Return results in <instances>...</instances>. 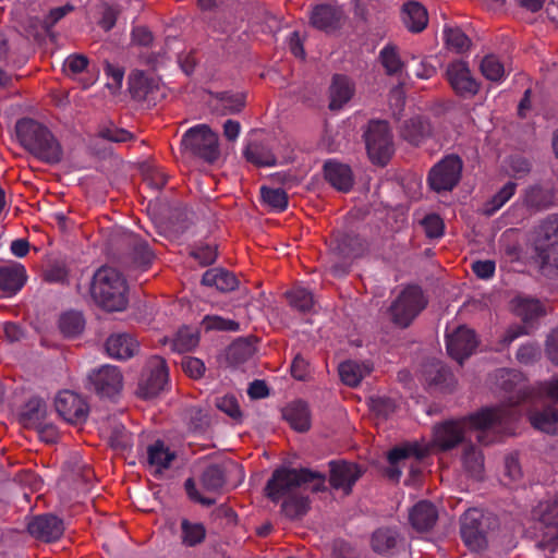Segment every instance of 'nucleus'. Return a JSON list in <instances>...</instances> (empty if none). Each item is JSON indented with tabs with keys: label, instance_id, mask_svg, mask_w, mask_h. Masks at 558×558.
Returning <instances> with one entry per match:
<instances>
[{
	"label": "nucleus",
	"instance_id": "obj_17",
	"mask_svg": "<svg viewBox=\"0 0 558 558\" xmlns=\"http://www.w3.org/2000/svg\"><path fill=\"white\" fill-rule=\"evenodd\" d=\"M28 532L34 537L44 542H53L61 537L64 524L53 514H44L34 518L27 525Z\"/></svg>",
	"mask_w": 558,
	"mask_h": 558
},
{
	"label": "nucleus",
	"instance_id": "obj_34",
	"mask_svg": "<svg viewBox=\"0 0 558 558\" xmlns=\"http://www.w3.org/2000/svg\"><path fill=\"white\" fill-rule=\"evenodd\" d=\"M530 421L541 432L558 434V411L554 408L548 407L543 411L531 412Z\"/></svg>",
	"mask_w": 558,
	"mask_h": 558
},
{
	"label": "nucleus",
	"instance_id": "obj_42",
	"mask_svg": "<svg viewBox=\"0 0 558 558\" xmlns=\"http://www.w3.org/2000/svg\"><path fill=\"white\" fill-rule=\"evenodd\" d=\"M85 327V320L80 312L70 311L61 315L59 328L65 337L80 335Z\"/></svg>",
	"mask_w": 558,
	"mask_h": 558
},
{
	"label": "nucleus",
	"instance_id": "obj_59",
	"mask_svg": "<svg viewBox=\"0 0 558 558\" xmlns=\"http://www.w3.org/2000/svg\"><path fill=\"white\" fill-rule=\"evenodd\" d=\"M217 408L228 414L230 417L238 420L241 417L239 403L233 396H223L217 399Z\"/></svg>",
	"mask_w": 558,
	"mask_h": 558
},
{
	"label": "nucleus",
	"instance_id": "obj_58",
	"mask_svg": "<svg viewBox=\"0 0 558 558\" xmlns=\"http://www.w3.org/2000/svg\"><path fill=\"white\" fill-rule=\"evenodd\" d=\"M505 477L508 478L507 484H514L522 477V470L515 456L510 454L505 459Z\"/></svg>",
	"mask_w": 558,
	"mask_h": 558
},
{
	"label": "nucleus",
	"instance_id": "obj_38",
	"mask_svg": "<svg viewBox=\"0 0 558 558\" xmlns=\"http://www.w3.org/2000/svg\"><path fill=\"white\" fill-rule=\"evenodd\" d=\"M523 201L529 207L546 208L553 203V192L549 187L533 185L526 189Z\"/></svg>",
	"mask_w": 558,
	"mask_h": 558
},
{
	"label": "nucleus",
	"instance_id": "obj_1",
	"mask_svg": "<svg viewBox=\"0 0 558 558\" xmlns=\"http://www.w3.org/2000/svg\"><path fill=\"white\" fill-rule=\"evenodd\" d=\"M500 386L509 392L508 402L500 407L486 408L461 421L446 422L435 428L434 439L442 449H450L460 441L475 437L483 445L497 439L498 434L510 433L509 424L517 420L515 405L525 398L526 385L521 373L510 369L499 372Z\"/></svg>",
	"mask_w": 558,
	"mask_h": 558
},
{
	"label": "nucleus",
	"instance_id": "obj_44",
	"mask_svg": "<svg viewBox=\"0 0 558 558\" xmlns=\"http://www.w3.org/2000/svg\"><path fill=\"white\" fill-rule=\"evenodd\" d=\"M379 59L389 75L398 74L402 71V62L396 46L388 44L379 52Z\"/></svg>",
	"mask_w": 558,
	"mask_h": 558
},
{
	"label": "nucleus",
	"instance_id": "obj_12",
	"mask_svg": "<svg viewBox=\"0 0 558 558\" xmlns=\"http://www.w3.org/2000/svg\"><path fill=\"white\" fill-rule=\"evenodd\" d=\"M88 381L98 395L112 398L122 389L123 376L119 367L104 365L89 373Z\"/></svg>",
	"mask_w": 558,
	"mask_h": 558
},
{
	"label": "nucleus",
	"instance_id": "obj_4",
	"mask_svg": "<svg viewBox=\"0 0 558 558\" xmlns=\"http://www.w3.org/2000/svg\"><path fill=\"white\" fill-rule=\"evenodd\" d=\"M90 294L99 306L109 312H121L128 305L126 281L111 267H101L95 272Z\"/></svg>",
	"mask_w": 558,
	"mask_h": 558
},
{
	"label": "nucleus",
	"instance_id": "obj_46",
	"mask_svg": "<svg viewBox=\"0 0 558 558\" xmlns=\"http://www.w3.org/2000/svg\"><path fill=\"white\" fill-rule=\"evenodd\" d=\"M308 505V498L302 494L296 493L284 497V501L282 504V511L287 517L295 519L306 513Z\"/></svg>",
	"mask_w": 558,
	"mask_h": 558
},
{
	"label": "nucleus",
	"instance_id": "obj_2",
	"mask_svg": "<svg viewBox=\"0 0 558 558\" xmlns=\"http://www.w3.org/2000/svg\"><path fill=\"white\" fill-rule=\"evenodd\" d=\"M326 477L308 469H277L266 485V495L272 501L296 494L299 490L320 492L325 489Z\"/></svg>",
	"mask_w": 558,
	"mask_h": 558
},
{
	"label": "nucleus",
	"instance_id": "obj_51",
	"mask_svg": "<svg viewBox=\"0 0 558 558\" xmlns=\"http://www.w3.org/2000/svg\"><path fill=\"white\" fill-rule=\"evenodd\" d=\"M398 541V533L392 529H378L372 538L373 549L377 553H386L393 548Z\"/></svg>",
	"mask_w": 558,
	"mask_h": 558
},
{
	"label": "nucleus",
	"instance_id": "obj_32",
	"mask_svg": "<svg viewBox=\"0 0 558 558\" xmlns=\"http://www.w3.org/2000/svg\"><path fill=\"white\" fill-rule=\"evenodd\" d=\"M175 454L165 446L162 441H156L147 449V461L150 468L156 472L168 469L173 461Z\"/></svg>",
	"mask_w": 558,
	"mask_h": 558
},
{
	"label": "nucleus",
	"instance_id": "obj_40",
	"mask_svg": "<svg viewBox=\"0 0 558 558\" xmlns=\"http://www.w3.org/2000/svg\"><path fill=\"white\" fill-rule=\"evenodd\" d=\"M462 462L465 470L474 477L480 478L484 470V458L482 452L471 444L463 448Z\"/></svg>",
	"mask_w": 558,
	"mask_h": 558
},
{
	"label": "nucleus",
	"instance_id": "obj_62",
	"mask_svg": "<svg viewBox=\"0 0 558 558\" xmlns=\"http://www.w3.org/2000/svg\"><path fill=\"white\" fill-rule=\"evenodd\" d=\"M39 438L48 444L56 442L59 438V433L52 424L46 423L45 421L34 427Z\"/></svg>",
	"mask_w": 558,
	"mask_h": 558
},
{
	"label": "nucleus",
	"instance_id": "obj_27",
	"mask_svg": "<svg viewBox=\"0 0 558 558\" xmlns=\"http://www.w3.org/2000/svg\"><path fill=\"white\" fill-rule=\"evenodd\" d=\"M330 104L331 110L340 109L347 104L354 94V87L351 81L343 75H335L330 85Z\"/></svg>",
	"mask_w": 558,
	"mask_h": 558
},
{
	"label": "nucleus",
	"instance_id": "obj_24",
	"mask_svg": "<svg viewBox=\"0 0 558 558\" xmlns=\"http://www.w3.org/2000/svg\"><path fill=\"white\" fill-rule=\"evenodd\" d=\"M409 519L413 529L417 532H425L435 525L438 512L433 504L420 501L410 511Z\"/></svg>",
	"mask_w": 558,
	"mask_h": 558
},
{
	"label": "nucleus",
	"instance_id": "obj_47",
	"mask_svg": "<svg viewBox=\"0 0 558 558\" xmlns=\"http://www.w3.org/2000/svg\"><path fill=\"white\" fill-rule=\"evenodd\" d=\"M260 196L263 203L271 210L282 211L288 206V196L282 189L263 186L260 189Z\"/></svg>",
	"mask_w": 558,
	"mask_h": 558
},
{
	"label": "nucleus",
	"instance_id": "obj_41",
	"mask_svg": "<svg viewBox=\"0 0 558 558\" xmlns=\"http://www.w3.org/2000/svg\"><path fill=\"white\" fill-rule=\"evenodd\" d=\"M533 517L546 526L558 529V498L539 502L533 510Z\"/></svg>",
	"mask_w": 558,
	"mask_h": 558
},
{
	"label": "nucleus",
	"instance_id": "obj_28",
	"mask_svg": "<svg viewBox=\"0 0 558 558\" xmlns=\"http://www.w3.org/2000/svg\"><path fill=\"white\" fill-rule=\"evenodd\" d=\"M202 283L216 288L220 292H230L238 287L239 281L233 274L226 269L211 268L203 275Z\"/></svg>",
	"mask_w": 558,
	"mask_h": 558
},
{
	"label": "nucleus",
	"instance_id": "obj_50",
	"mask_svg": "<svg viewBox=\"0 0 558 558\" xmlns=\"http://www.w3.org/2000/svg\"><path fill=\"white\" fill-rule=\"evenodd\" d=\"M290 305L300 312H310L314 307L313 294L303 287H295L287 293Z\"/></svg>",
	"mask_w": 558,
	"mask_h": 558
},
{
	"label": "nucleus",
	"instance_id": "obj_35",
	"mask_svg": "<svg viewBox=\"0 0 558 558\" xmlns=\"http://www.w3.org/2000/svg\"><path fill=\"white\" fill-rule=\"evenodd\" d=\"M130 89L136 98H147L158 88V81L148 77L142 71H133L129 77Z\"/></svg>",
	"mask_w": 558,
	"mask_h": 558
},
{
	"label": "nucleus",
	"instance_id": "obj_57",
	"mask_svg": "<svg viewBox=\"0 0 558 558\" xmlns=\"http://www.w3.org/2000/svg\"><path fill=\"white\" fill-rule=\"evenodd\" d=\"M422 225L428 238H440L444 234V222L438 215H427Z\"/></svg>",
	"mask_w": 558,
	"mask_h": 558
},
{
	"label": "nucleus",
	"instance_id": "obj_18",
	"mask_svg": "<svg viewBox=\"0 0 558 558\" xmlns=\"http://www.w3.org/2000/svg\"><path fill=\"white\" fill-rule=\"evenodd\" d=\"M342 20V10L332 4H317L310 13L312 26L326 33L338 29L341 26Z\"/></svg>",
	"mask_w": 558,
	"mask_h": 558
},
{
	"label": "nucleus",
	"instance_id": "obj_29",
	"mask_svg": "<svg viewBox=\"0 0 558 558\" xmlns=\"http://www.w3.org/2000/svg\"><path fill=\"white\" fill-rule=\"evenodd\" d=\"M372 369L368 362L345 361L339 365V375L345 385L355 387Z\"/></svg>",
	"mask_w": 558,
	"mask_h": 558
},
{
	"label": "nucleus",
	"instance_id": "obj_54",
	"mask_svg": "<svg viewBox=\"0 0 558 558\" xmlns=\"http://www.w3.org/2000/svg\"><path fill=\"white\" fill-rule=\"evenodd\" d=\"M205 330L238 331L239 323L217 315H207L202 320Z\"/></svg>",
	"mask_w": 558,
	"mask_h": 558
},
{
	"label": "nucleus",
	"instance_id": "obj_20",
	"mask_svg": "<svg viewBox=\"0 0 558 558\" xmlns=\"http://www.w3.org/2000/svg\"><path fill=\"white\" fill-rule=\"evenodd\" d=\"M230 469H236L243 478V472L233 463L210 464L201 477L203 488L209 493L222 492L226 486V474Z\"/></svg>",
	"mask_w": 558,
	"mask_h": 558
},
{
	"label": "nucleus",
	"instance_id": "obj_19",
	"mask_svg": "<svg viewBox=\"0 0 558 558\" xmlns=\"http://www.w3.org/2000/svg\"><path fill=\"white\" fill-rule=\"evenodd\" d=\"M426 448L420 446L416 442H409L393 448L388 453V460L391 464L390 468L387 470L388 476L392 480H399L401 475L399 463L411 457H414L415 459H421L426 454Z\"/></svg>",
	"mask_w": 558,
	"mask_h": 558
},
{
	"label": "nucleus",
	"instance_id": "obj_7",
	"mask_svg": "<svg viewBox=\"0 0 558 558\" xmlns=\"http://www.w3.org/2000/svg\"><path fill=\"white\" fill-rule=\"evenodd\" d=\"M535 248L543 268H551L558 275V216L545 219L537 230Z\"/></svg>",
	"mask_w": 558,
	"mask_h": 558
},
{
	"label": "nucleus",
	"instance_id": "obj_22",
	"mask_svg": "<svg viewBox=\"0 0 558 558\" xmlns=\"http://www.w3.org/2000/svg\"><path fill=\"white\" fill-rule=\"evenodd\" d=\"M108 354L118 360H128L138 350V341L130 333L111 335L106 342Z\"/></svg>",
	"mask_w": 558,
	"mask_h": 558
},
{
	"label": "nucleus",
	"instance_id": "obj_55",
	"mask_svg": "<svg viewBox=\"0 0 558 558\" xmlns=\"http://www.w3.org/2000/svg\"><path fill=\"white\" fill-rule=\"evenodd\" d=\"M88 64V59L83 54H71L63 62V71L68 75L82 73Z\"/></svg>",
	"mask_w": 558,
	"mask_h": 558
},
{
	"label": "nucleus",
	"instance_id": "obj_5",
	"mask_svg": "<svg viewBox=\"0 0 558 558\" xmlns=\"http://www.w3.org/2000/svg\"><path fill=\"white\" fill-rule=\"evenodd\" d=\"M181 145L184 151L208 162H214L219 157L218 136L206 124L190 128L183 134Z\"/></svg>",
	"mask_w": 558,
	"mask_h": 558
},
{
	"label": "nucleus",
	"instance_id": "obj_15",
	"mask_svg": "<svg viewBox=\"0 0 558 558\" xmlns=\"http://www.w3.org/2000/svg\"><path fill=\"white\" fill-rule=\"evenodd\" d=\"M476 347L477 339L474 331L465 326H459L447 335V351L459 363L469 357Z\"/></svg>",
	"mask_w": 558,
	"mask_h": 558
},
{
	"label": "nucleus",
	"instance_id": "obj_53",
	"mask_svg": "<svg viewBox=\"0 0 558 558\" xmlns=\"http://www.w3.org/2000/svg\"><path fill=\"white\" fill-rule=\"evenodd\" d=\"M126 239H128L129 245L132 246L135 262L140 266L149 265L150 262L153 260L154 255H153L151 251L149 250L147 243L140 240L134 234H128Z\"/></svg>",
	"mask_w": 558,
	"mask_h": 558
},
{
	"label": "nucleus",
	"instance_id": "obj_23",
	"mask_svg": "<svg viewBox=\"0 0 558 558\" xmlns=\"http://www.w3.org/2000/svg\"><path fill=\"white\" fill-rule=\"evenodd\" d=\"M325 177L337 190L348 192L353 186V173L348 165L329 160L325 163Z\"/></svg>",
	"mask_w": 558,
	"mask_h": 558
},
{
	"label": "nucleus",
	"instance_id": "obj_64",
	"mask_svg": "<svg viewBox=\"0 0 558 558\" xmlns=\"http://www.w3.org/2000/svg\"><path fill=\"white\" fill-rule=\"evenodd\" d=\"M546 353L549 360L558 365V329H554L546 341Z\"/></svg>",
	"mask_w": 558,
	"mask_h": 558
},
{
	"label": "nucleus",
	"instance_id": "obj_26",
	"mask_svg": "<svg viewBox=\"0 0 558 558\" xmlns=\"http://www.w3.org/2000/svg\"><path fill=\"white\" fill-rule=\"evenodd\" d=\"M25 279V269L21 265L0 267V291L7 295H12L21 290Z\"/></svg>",
	"mask_w": 558,
	"mask_h": 558
},
{
	"label": "nucleus",
	"instance_id": "obj_13",
	"mask_svg": "<svg viewBox=\"0 0 558 558\" xmlns=\"http://www.w3.org/2000/svg\"><path fill=\"white\" fill-rule=\"evenodd\" d=\"M54 407L59 415L71 424L83 423L87 417L88 408L85 400L73 391L59 392Z\"/></svg>",
	"mask_w": 558,
	"mask_h": 558
},
{
	"label": "nucleus",
	"instance_id": "obj_10",
	"mask_svg": "<svg viewBox=\"0 0 558 558\" xmlns=\"http://www.w3.org/2000/svg\"><path fill=\"white\" fill-rule=\"evenodd\" d=\"M168 384V368L160 356L151 357L144 369L140 383L138 393L143 398H154L161 392Z\"/></svg>",
	"mask_w": 558,
	"mask_h": 558
},
{
	"label": "nucleus",
	"instance_id": "obj_37",
	"mask_svg": "<svg viewBox=\"0 0 558 558\" xmlns=\"http://www.w3.org/2000/svg\"><path fill=\"white\" fill-rule=\"evenodd\" d=\"M513 310L524 322L533 320L545 314L539 301L521 296L513 300Z\"/></svg>",
	"mask_w": 558,
	"mask_h": 558
},
{
	"label": "nucleus",
	"instance_id": "obj_8",
	"mask_svg": "<svg viewBox=\"0 0 558 558\" xmlns=\"http://www.w3.org/2000/svg\"><path fill=\"white\" fill-rule=\"evenodd\" d=\"M425 304L422 290L414 286L408 287L390 307L392 320L401 327H407L425 307Z\"/></svg>",
	"mask_w": 558,
	"mask_h": 558
},
{
	"label": "nucleus",
	"instance_id": "obj_6",
	"mask_svg": "<svg viewBox=\"0 0 558 558\" xmlns=\"http://www.w3.org/2000/svg\"><path fill=\"white\" fill-rule=\"evenodd\" d=\"M364 140L371 160L377 165H386L393 154V142L389 125L383 120H373L368 123Z\"/></svg>",
	"mask_w": 558,
	"mask_h": 558
},
{
	"label": "nucleus",
	"instance_id": "obj_49",
	"mask_svg": "<svg viewBox=\"0 0 558 558\" xmlns=\"http://www.w3.org/2000/svg\"><path fill=\"white\" fill-rule=\"evenodd\" d=\"M181 538L185 546H195L205 538L206 531L203 524L183 520L181 523Z\"/></svg>",
	"mask_w": 558,
	"mask_h": 558
},
{
	"label": "nucleus",
	"instance_id": "obj_14",
	"mask_svg": "<svg viewBox=\"0 0 558 558\" xmlns=\"http://www.w3.org/2000/svg\"><path fill=\"white\" fill-rule=\"evenodd\" d=\"M447 78L452 89L460 96H474L480 89L469 65L461 60L453 61L448 65Z\"/></svg>",
	"mask_w": 558,
	"mask_h": 558
},
{
	"label": "nucleus",
	"instance_id": "obj_21",
	"mask_svg": "<svg viewBox=\"0 0 558 558\" xmlns=\"http://www.w3.org/2000/svg\"><path fill=\"white\" fill-rule=\"evenodd\" d=\"M357 242L359 240L356 238L348 234L335 238L332 241V251L339 258H342L343 262L340 265L335 264L330 267L332 275L342 276L347 274L349 267L348 259L356 255L355 245Z\"/></svg>",
	"mask_w": 558,
	"mask_h": 558
},
{
	"label": "nucleus",
	"instance_id": "obj_61",
	"mask_svg": "<svg viewBox=\"0 0 558 558\" xmlns=\"http://www.w3.org/2000/svg\"><path fill=\"white\" fill-rule=\"evenodd\" d=\"M192 255L195 259H197L202 265H209L216 260L217 251L215 246L204 245L195 248L192 252Z\"/></svg>",
	"mask_w": 558,
	"mask_h": 558
},
{
	"label": "nucleus",
	"instance_id": "obj_9",
	"mask_svg": "<svg viewBox=\"0 0 558 558\" xmlns=\"http://www.w3.org/2000/svg\"><path fill=\"white\" fill-rule=\"evenodd\" d=\"M462 161L450 155L435 165L428 175L430 187L437 192L452 190L460 180Z\"/></svg>",
	"mask_w": 558,
	"mask_h": 558
},
{
	"label": "nucleus",
	"instance_id": "obj_39",
	"mask_svg": "<svg viewBox=\"0 0 558 558\" xmlns=\"http://www.w3.org/2000/svg\"><path fill=\"white\" fill-rule=\"evenodd\" d=\"M480 68L484 77L495 83H501L508 74L505 64L494 54L486 56Z\"/></svg>",
	"mask_w": 558,
	"mask_h": 558
},
{
	"label": "nucleus",
	"instance_id": "obj_16",
	"mask_svg": "<svg viewBox=\"0 0 558 558\" xmlns=\"http://www.w3.org/2000/svg\"><path fill=\"white\" fill-rule=\"evenodd\" d=\"M362 472L354 463L330 462L329 482L333 489L349 495L353 485L360 478Z\"/></svg>",
	"mask_w": 558,
	"mask_h": 558
},
{
	"label": "nucleus",
	"instance_id": "obj_31",
	"mask_svg": "<svg viewBox=\"0 0 558 558\" xmlns=\"http://www.w3.org/2000/svg\"><path fill=\"white\" fill-rule=\"evenodd\" d=\"M245 158L258 167H272L277 159L271 149L264 143L251 142L244 149Z\"/></svg>",
	"mask_w": 558,
	"mask_h": 558
},
{
	"label": "nucleus",
	"instance_id": "obj_43",
	"mask_svg": "<svg viewBox=\"0 0 558 558\" xmlns=\"http://www.w3.org/2000/svg\"><path fill=\"white\" fill-rule=\"evenodd\" d=\"M515 187L517 185L513 182L505 184L489 201L484 204V214L492 216L499 210L514 195Z\"/></svg>",
	"mask_w": 558,
	"mask_h": 558
},
{
	"label": "nucleus",
	"instance_id": "obj_45",
	"mask_svg": "<svg viewBox=\"0 0 558 558\" xmlns=\"http://www.w3.org/2000/svg\"><path fill=\"white\" fill-rule=\"evenodd\" d=\"M46 418V404L39 399H31L22 414L24 425L35 427Z\"/></svg>",
	"mask_w": 558,
	"mask_h": 558
},
{
	"label": "nucleus",
	"instance_id": "obj_52",
	"mask_svg": "<svg viewBox=\"0 0 558 558\" xmlns=\"http://www.w3.org/2000/svg\"><path fill=\"white\" fill-rule=\"evenodd\" d=\"M444 35L447 46L456 52H464L471 46L470 38L458 27H445Z\"/></svg>",
	"mask_w": 558,
	"mask_h": 558
},
{
	"label": "nucleus",
	"instance_id": "obj_30",
	"mask_svg": "<svg viewBox=\"0 0 558 558\" xmlns=\"http://www.w3.org/2000/svg\"><path fill=\"white\" fill-rule=\"evenodd\" d=\"M284 418L291 427L298 432H305L311 426V415L307 404L302 401H295L289 404L283 412Z\"/></svg>",
	"mask_w": 558,
	"mask_h": 558
},
{
	"label": "nucleus",
	"instance_id": "obj_56",
	"mask_svg": "<svg viewBox=\"0 0 558 558\" xmlns=\"http://www.w3.org/2000/svg\"><path fill=\"white\" fill-rule=\"evenodd\" d=\"M182 369L192 378H201L205 373V364L202 360L193 356L181 359Z\"/></svg>",
	"mask_w": 558,
	"mask_h": 558
},
{
	"label": "nucleus",
	"instance_id": "obj_48",
	"mask_svg": "<svg viewBox=\"0 0 558 558\" xmlns=\"http://www.w3.org/2000/svg\"><path fill=\"white\" fill-rule=\"evenodd\" d=\"M172 351L186 352L193 350L198 344V336L189 327L181 328L175 338L170 341Z\"/></svg>",
	"mask_w": 558,
	"mask_h": 558
},
{
	"label": "nucleus",
	"instance_id": "obj_63",
	"mask_svg": "<svg viewBox=\"0 0 558 558\" xmlns=\"http://www.w3.org/2000/svg\"><path fill=\"white\" fill-rule=\"evenodd\" d=\"M474 274L481 279H488L494 276L496 266L493 260H477L472 265Z\"/></svg>",
	"mask_w": 558,
	"mask_h": 558
},
{
	"label": "nucleus",
	"instance_id": "obj_3",
	"mask_svg": "<svg viewBox=\"0 0 558 558\" xmlns=\"http://www.w3.org/2000/svg\"><path fill=\"white\" fill-rule=\"evenodd\" d=\"M16 136L20 143L33 155L48 163L59 162L62 149L51 132L41 123L24 118L16 122Z\"/></svg>",
	"mask_w": 558,
	"mask_h": 558
},
{
	"label": "nucleus",
	"instance_id": "obj_11",
	"mask_svg": "<svg viewBox=\"0 0 558 558\" xmlns=\"http://www.w3.org/2000/svg\"><path fill=\"white\" fill-rule=\"evenodd\" d=\"M487 518L478 509H469L461 518V536L465 544L474 550L486 545L485 532Z\"/></svg>",
	"mask_w": 558,
	"mask_h": 558
},
{
	"label": "nucleus",
	"instance_id": "obj_36",
	"mask_svg": "<svg viewBox=\"0 0 558 558\" xmlns=\"http://www.w3.org/2000/svg\"><path fill=\"white\" fill-rule=\"evenodd\" d=\"M101 432L108 437L111 447L114 449H126L132 446L131 435L125 427L118 422H111L101 426Z\"/></svg>",
	"mask_w": 558,
	"mask_h": 558
},
{
	"label": "nucleus",
	"instance_id": "obj_60",
	"mask_svg": "<svg viewBox=\"0 0 558 558\" xmlns=\"http://www.w3.org/2000/svg\"><path fill=\"white\" fill-rule=\"evenodd\" d=\"M144 180L151 189L159 190L166 184L167 177L160 168L154 166L145 171Z\"/></svg>",
	"mask_w": 558,
	"mask_h": 558
},
{
	"label": "nucleus",
	"instance_id": "obj_33",
	"mask_svg": "<svg viewBox=\"0 0 558 558\" xmlns=\"http://www.w3.org/2000/svg\"><path fill=\"white\" fill-rule=\"evenodd\" d=\"M429 123L420 117L411 118L404 121L401 126V135L409 143L418 145L424 137L429 135Z\"/></svg>",
	"mask_w": 558,
	"mask_h": 558
},
{
	"label": "nucleus",
	"instance_id": "obj_25",
	"mask_svg": "<svg viewBox=\"0 0 558 558\" xmlns=\"http://www.w3.org/2000/svg\"><path fill=\"white\" fill-rule=\"evenodd\" d=\"M402 22L410 32L420 33L427 26V10L417 1H409L402 9Z\"/></svg>",
	"mask_w": 558,
	"mask_h": 558
}]
</instances>
